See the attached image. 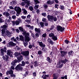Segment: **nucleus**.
<instances>
[{
	"label": "nucleus",
	"instance_id": "1",
	"mask_svg": "<svg viewBox=\"0 0 79 79\" xmlns=\"http://www.w3.org/2000/svg\"><path fill=\"white\" fill-rule=\"evenodd\" d=\"M23 34V35H25V41L23 42V44L25 47H26V45L28 44L27 42H28L31 40V38L29 37V34L28 33H27L26 31L25 32L24 31Z\"/></svg>",
	"mask_w": 79,
	"mask_h": 79
},
{
	"label": "nucleus",
	"instance_id": "2",
	"mask_svg": "<svg viewBox=\"0 0 79 79\" xmlns=\"http://www.w3.org/2000/svg\"><path fill=\"white\" fill-rule=\"evenodd\" d=\"M25 65V62L22 61V64H19L17 65L16 67L15 68V69L16 70L19 71V70H22L23 68L21 66H24Z\"/></svg>",
	"mask_w": 79,
	"mask_h": 79
},
{
	"label": "nucleus",
	"instance_id": "3",
	"mask_svg": "<svg viewBox=\"0 0 79 79\" xmlns=\"http://www.w3.org/2000/svg\"><path fill=\"white\" fill-rule=\"evenodd\" d=\"M2 36L4 37H5L6 35L8 37H11V33L7 30H6V31L2 30Z\"/></svg>",
	"mask_w": 79,
	"mask_h": 79
},
{
	"label": "nucleus",
	"instance_id": "4",
	"mask_svg": "<svg viewBox=\"0 0 79 79\" xmlns=\"http://www.w3.org/2000/svg\"><path fill=\"white\" fill-rule=\"evenodd\" d=\"M14 55L16 56H18L17 57V58L18 60H19V62H20V61H21L23 59V56L21 55V53L19 52H15V53Z\"/></svg>",
	"mask_w": 79,
	"mask_h": 79
},
{
	"label": "nucleus",
	"instance_id": "5",
	"mask_svg": "<svg viewBox=\"0 0 79 79\" xmlns=\"http://www.w3.org/2000/svg\"><path fill=\"white\" fill-rule=\"evenodd\" d=\"M49 37H51L52 39H53L54 41H56V40H57L58 39L57 37L55 35H54V34H53V33H50L49 34Z\"/></svg>",
	"mask_w": 79,
	"mask_h": 79
},
{
	"label": "nucleus",
	"instance_id": "6",
	"mask_svg": "<svg viewBox=\"0 0 79 79\" xmlns=\"http://www.w3.org/2000/svg\"><path fill=\"white\" fill-rule=\"evenodd\" d=\"M6 48L4 47L3 48L1 49V54L2 56H3L5 55L4 53H6Z\"/></svg>",
	"mask_w": 79,
	"mask_h": 79
},
{
	"label": "nucleus",
	"instance_id": "7",
	"mask_svg": "<svg viewBox=\"0 0 79 79\" xmlns=\"http://www.w3.org/2000/svg\"><path fill=\"white\" fill-rule=\"evenodd\" d=\"M13 70H10L9 71H8V72L7 71V73H6V74L7 75H8V74H10L11 77H13V79L15 78V76L13 74Z\"/></svg>",
	"mask_w": 79,
	"mask_h": 79
},
{
	"label": "nucleus",
	"instance_id": "8",
	"mask_svg": "<svg viewBox=\"0 0 79 79\" xmlns=\"http://www.w3.org/2000/svg\"><path fill=\"white\" fill-rule=\"evenodd\" d=\"M21 54L23 55V56H28L29 54V52L28 51L25 52L23 51L21 52Z\"/></svg>",
	"mask_w": 79,
	"mask_h": 79
},
{
	"label": "nucleus",
	"instance_id": "9",
	"mask_svg": "<svg viewBox=\"0 0 79 79\" xmlns=\"http://www.w3.org/2000/svg\"><path fill=\"white\" fill-rule=\"evenodd\" d=\"M16 45V44L14 43L13 42H10L8 44V46L9 47H13V46H15Z\"/></svg>",
	"mask_w": 79,
	"mask_h": 79
},
{
	"label": "nucleus",
	"instance_id": "10",
	"mask_svg": "<svg viewBox=\"0 0 79 79\" xmlns=\"http://www.w3.org/2000/svg\"><path fill=\"white\" fill-rule=\"evenodd\" d=\"M15 10L17 12H21V9L19 6H15Z\"/></svg>",
	"mask_w": 79,
	"mask_h": 79
},
{
	"label": "nucleus",
	"instance_id": "11",
	"mask_svg": "<svg viewBox=\"0 0 79 79\" xmlns=\"http://www.w3.org/2000/svg\"><path fill=\"white\" fill-rule=\"evenodd\" d=\"M57 30L58 31H60V32H63V31H64V27H63L62 28V27H61L60 26H58L57 27Z\"/></svg>",
	"mask_w": 79,
	"mask_h": 79
},
{
	"label": "nucleus",
	"instance_id": "12",
	"mask_svg": "<svg viewBox=\"0 0 79 79\" xmlns=\"http://www.w3.org/2000/svg\"><path fill=\"white\" fill-rule=\"evenodd\" d=\"M7 27H8V26L6 25H4L2 26H1V29H2L1 30L2 32V30H3V31H6V30H7V29H6V28Z\"/></svg>",
	"mask_w": 79,
	"mask_h": 79
},
{
	"label": "nucleus",
	"instance_id": "13",
	"mask_svg": "<svg viewBox=\"0 0 79 79\" xmlns=\"http://www.w3.org/2000/svg\"><path fill=\"white\" fill-rule=\"evenodd\" d=\"M7 55H9L10 56L13 57V52L10 50H8L7 51Z\"/></svg>",
	"mask_w": 79,
	"mask_h": 79
},
{
	"label": "nucleus",
	"instance_id": "14",
	"mask_svg": "<svg viewBox=\"0 0 79 79\" xmlns=\"http://www.w3.org/2000/svg\"><path fill=\"white\" fill-rule=\"evenodd\" d=\"M47 18L49 21H52L53 20V16L52 15H48L47 16Z\"/></svg>",
	"mask_w": 79,
	"mask_h": 79
},
{
	"label": "nucleus",
	"instance_id": "15",
	"mask_svg": "<svg viewBox=\"0 0 79 79\" xmlns=\"http://www.w3.org/2000/svg\"><path fill=\"white\" fill-rule=\"evenodd\" d=\"M19 23H22V21H21L20 19H18V20H16L15 21L16 25H19Z\"/></svg>",
	"mask_w": 79,
	"mask_h": 79
},
{
	"label": "nucleus",
	"instance_id": "16",
	"mask_svg": "<svg viewBox=\"0 0 79 79\" xmlns=\"http://www.w3.org/2000/svg\"><path fill=\"white\" fill-rule=\"evenodd\" d=\"M2 58L5 61H7L9 58V57L7 55H5V56H2Z\"/></svg>",
	"mask_w": 79,
	"mask_h": 79
},
{
	"label": "nucleus",
	"instance_id": "17",
	"mask_svg": "<svg viewBox=\"0 0 79 79\" xmlns=\"http://www.w3.org/2000/svg\"><path fill=\"white\" fill-rule=\"evenodd\" d=\"M38 43L39 44L40 46L41 47H45V45L42 42H38Z\"/></svg>",
	"mask_w": 79,
	"mask_h": 79
},
{
	"label": "nucleus",
	"instance_id": "18",
	"mask_svg": "<svg viewBox=\"0 0 79 79\" xmlns=\"http://www.w3.org/2000/svg\"><path fill=\"white\" fill-rule=\"evenodd\" d=\"M3 15H5L6 16L7 18L8 17V16H10V13H8L7 12H5L3 13Z\"/></svg>",
	"mask_w": 79,
	"mask_h": 79
},
{
	"label": "nucleus",
	"instance_id": "19",
	"mask_svg": "<svg viewBox=\"0 0 79 79\" xmlns=\"http://www.w3.org/2000/svg\"><path fill=\"white\" fill-rule=\"evenodd\" d=\"M48 41L49 44H50L51 45H53L54 44V43L52 40L51 39H50V38H48Z\"/></svg>",
	"mask_w": 79,
	"mask_h": 79
},
{
	"label": "nucleus",
	"instance_id": "20",
	"mask_svg": "<svg viewBox=\"0 0 79 79\" xmlns=\"http://www.w3.org/2000/svg\"><path fill=\"white\" fill-rule=\"evenodd\" d=\"M47 3L48 5H52V4H53L54 1L53 0L52 1L49 0L47 2Z\"/></svg>",
	"mask_w": 79,
	"mask_h": 79
},
{
	"label": "nucleus",
	"instance_id": "21",
	"mask_svg": "<svg viewBox=\"0 0 79 79\" xmlns=\"http://www.w3.org/2000/svg\"><path fill=\"white\" fill-rule=\"evenodd\" d=\"M22 11H23V14L24 15H27V10L25 9L24 8H22Z\"/></svg>",
	"mask_w": 79,
	"mask_h": 79
},
{
	"label": "nucleus",
	"instance_id": "22",
	"mask_svg": "<svg viewBox=\"0 0 79 79\" xmlns=\"http://www.w3.org/2000/svg\"><path fill=\"white\" fill-rule=\"evenodd\" d=\"M61 56H64V55H66L67 54V52H64V51H62L61 52Z\"/></svg>",
	"mask_w": 79,
	"mask_h": 79
},
{
	"label": "nucleus",
	"instance_id": "23",
	"mask_svg": "<svg viewBox=\"0 0 79 79\" xmlns=\"http://www.w3.org/2000/svg\"><path fill=\"white\" fill-rule=\"evenodd\" d=\"M35 32H38V33H40V28L38 29L37 28H35Z\"/></svg>",
	"mask_w": 79,
	"mask_h": 79
},
{
	"label": "nucleus",
	"instance_id": "24",
	"mask_svg": "<svg viewBox=\"0 0 79 79\" xmlns=\"http://www.w3.org/2000/svg\"><path fill=\"white\" fill-rule=\"evenodd\" d=\"M55 28V26L54 25H52L51 26L50 29L49 28L48 29V30H47V31H50V30H52V29H54Z\"/></svg>",
	"mask_w": 79,
	"mask_h": 79
},
{
	"label": "nucleus",
	"instance_id": "25",
	"mask_svg": "<svg viewBox=\"0 0 79 79\" xmlns=\"http://www.w3.org/2000/svg\"><path fill=\"white\" fill-rule=\"evenodd\" d=\"M47 61H48V62H49L50 63H51V62H52V60H51V59H50V58L49 57H47Z\"/></svg>",
	"mask_w": 79,
	"mask_h": 79
},
{
	"label": "nucleus",
	"instance_id": "26",
	"mask_svg": "<svg viewBox=\"0 0 79 79\" xmlns=\"http://www.w3.org/2000/svg\"><path fill=\"white\" fill-rule=\"evenodd\" d=\"M19 29L21 32H23L24 31V28L22 27H19Z\"/></svg>",
	"mask_w": 79,
	"mask_h": 79
},
{
	"label": "nucleus",
	"instance_id": "27",
	"mask_svg": "<svg viewBox=\"0 0 79 79\" xmlns=\"http://www.w3.org/2000/svg\"><path fill=\"white\" fill-rule=\"evenodd\" d=\"M25 2L27 3V5H29L30 3H31V1L26 0V1Z\"/></svg>",
	"mask_w": 79,
	"mask_h": 79
},
{
	"label": "nucleus",
	"instance_id": "28",
	"mask_svg": "<svg viewBox=\"0 0 79 79\" xmlns=\"http://www.w3.org/2000/svg\"><path fill=\"white\" fill-rule=\"evenodd\" d=\"M66 62H67V60H66V59H65L64 60H61V62L62 63H64V64H65Z\"/></svg>",
	"mask_w": 79,
	"mask_h": 79
},
{
	"label": "nucleus",
	"instance_id": "29",
	"mask_svg": "<svg viewBox=\"0 0 79 79\" xmlns=\"http://www.w3.org/2000/svg\"><path fill=\"white\" fill-rule=\"evenodd\" d=\"M40 24L41 26V27H44V22H40Z\"/></svg>",
	"mask_w": 79,
	"mask_h": 79
},
{
	"label": "nucleus",
	"instance_id": "30",
	"mask_svg": "<svg viewBox=\"0 0 79 79\" xmlns=\"http://www.w3.org/2000/svg\"><path fill=\"white\" fill-rule=\"evenodd\" d=\"M25 26L27 27H30V28H33V26H31V25L28 24H26Z\"/></svg>",
	"mask_w": 79,
	"mask_h": 79
},
{
	"label": "nucleus",
	"instance_id": "31",
	"mask_svg": "<svg viewBox=\"0 0 79 79\" xmlns=\"http://www.w3.org/2000/svg\"><path fill=\"white\" fill-rule=\"evenodd\" d=\"M20 37V40H23L24 39V37H23V36L22 35H19Z\"/></svg>",
	"mask_w": 79,
	"mask_h": 79
},
{
	"label": "nucleus",
	"instance_id": "32",
	"mask_svg": "<svg viewBox=\"0 0 79 79\" xmlns=\"http://www.w3.org/2000/svg\"><path fill=\"white\" fill-rule=\"evenodd\" d=\"M11 40L12 41H14V42L16 41V38H15V37H13L11 38Z\"/></svg>",
	"mask_w": 79,
	"mask_h": 79
},
{
	"label": "nucleus",
	"instance_id": "33",
	"mask_svg": "<svg viewBox=\"0 0 79 79\" xmlns=\"http://www.w3.org/2000/svg\"><path fill=\"white\" fill-rule=\"evenodd\" d=\"M25 22L27 23L28 24H29L31 23V20L29 19H26L25 20Z\"/></svg>",
	"mask_w": 79,
	"mask_h": 79
},
{
	"label": "nucleus",
	"instance_id": "34",
	"mask_svg": "<svg viewBox=\"0 0 79 79\" xmlns=\"http://www.w3.org/2000/svg\"><path fill=\"white\" fill-rule=\"evenodd\" d=\"M39 6L36 5L35 6H34V8L35 10H37L38 9V8H39Z\"/></svg>",
	"mask_w": 79,
	"mask_h": 79
},
{
	"label": "nucleus",
	"instance_id": "35",
	"mask_svg": "<svg viewBox=\"0 0 79 79\" xmlns=\"http://www.w3.org/2000/svg\"><path fill=\"white\" fill-rule=\"evenodd\" d=\"M53 77H54V78L53 79H57V78H58V77H56V75L55 74H53Z\"/></svg>",
	"mask_w": 79,
	"mask_h": 79
},
{
	"label": "nucleus",
	"instance_id": "36",
	"mask_svg": "<svg viewBox=\"0 0 79 79\" xmlns=\"http://www.w3.org/2000/svg\"><path fill=\"white\" fill-rule=\"evenodd\" d=\"M34 66H35V67H36V66H38V64H37V61H35L34 62Z\"/></svg>",
	"mask_w": 79,
	"mask_h": 79
},
{
	"label": "nucleus",
	"instance_id": "37",
	"mask_svg": "<svg viewBox=\"0 0 79 79\" xmlns=\"http://www.w3.org/2000/svg\"><path fill=\"white\" fill-rule=\"evenodd\" d=\"M29 9L30 11H32L34 10V8H33V7L32 6H30L29 7Z\"/></svg>",
	"mask_w": 79,
	"mask_h": 79
},
{
	"label": "nucleus",
	"instance_id": "38",
	"mask_svg": "<svg viewBox=\"0 0 79 79\" xmlns=\"http://www.w3.org/2000/svg\"><path fill=\"white\" fill-rule=\"evenodd\" d=\"M46 36H47V34L46 33H44L42 35V37L45 38Z\"/></svg>",
	"mask_w": 79,
	"mask_h": 79
},
{
	"label": "nucleus",
	"instance_id": "39",
	"mask_svg": "<svg viewBox=\"0 0 79 79\" xmlns=\"http://www.w3.org/2000/svg\"><path fill=\"white\" fill-rule=\"evenodd\" d=\"M10 14L11 15H14V14H15V12L13 10H11L10 12Z\"/></svg>",
	"mask_w": 79,
	"mask_h": 79
},
{
	"label": "nucleus",
	"instance_id": "40",
	"mask_svg": "<svg viewBox=\"0 0 79 79\" xmlns=\"http://www.w3.org/2000/svg\"><path fill=\"white\" fill-rule=\"evenodd\" d=\"M64 78L65 79H67V75H65L64 77H61V78L62 79H64Z\"/></svg>",
	"mask_w": 79,
	"mask_h": 79
},
{
	"label": "nucleus",
	"instance_id": "41",
	"mask_svg": "<svg viewBox=\"0 0 79 79\" xmlns=\"http://www.w3.org/2000/svg\"><path fill=\"white\" fill-rule=\"evenodd\" d=\"M49 77V76L48 75H45L44 76V77H43V79H46L47 77Z\"/></svg>",
	"mask_w": 79,
	"mask_h": 79
},
{
	"label": "nucleus",
	"instance_id": "42",
	"mask_svg": "<svg viewBox=\"0 0 79 79\" xmlns=\"http://www.w3.org/2000/svg\"><path fill=\"white\" fill-rule=\"evenodd\" d=\"M53 20H54V21H57V18L56 17H53Z\"/></svg>",
	"mask_w": 79,
	"mask_h": 79
},
{
	"label": "nucleus",
	"instance_id": "43",
	"mask_svg": "<svg viewBox=\"0 0 79 79\" xmlns=\"http://www.w3.org/2000/svg\"><path fill=\"white\" fill-rule=\"evenodd\" d=\"M33 76L34 77H35V76H36V72H34L33 73Z\"/></svg>",
	"mask_w": 79,
	"mask_h": 79
},
{
	"label": "nucleus",
	"instance_id": "44",
	"mask_svg": "<svg viewBox=\"0 0 79 79\" xmlns=\"http://www.w3.org/2000/svg\"><path fill=\"white\" fill-rule=\"evenodd\" d=\"M73 53V51H70L68 53L69 55H71Z\"/></svg>",
	"mask_w": 79,
	"mask_h": 79
},
{
	"label": "nucleus",
	"instance_id": "45",
	"mask_svg": "<svg viewBox=\"0 0 79 79\" xmlns=\"http://www.w3.org/2000/svg\"><path fill=\"white\" fill-rule=\"evenodd\" d=\"M12 19H16V15H12Z\"/></svg>",
	"mask_w": 79,
	"mask_h": 79
},
{
	"label": "nucleus",
	"instance_id": "46",
	"mask_svg": "<svg viewBox=\"0 0 79 79\" xmlns=\"http://www.w3.org/2000/svg\"><path fill=\"white\" fill-rule=\"evenodd\" d=\"M27 17L28 19H30V18H31V16L30 15H28L27 16Z\"/></svg>",
	"mask_w": 79,
	"mask_h": 79
},
{
	"label": "nucleus",
	"instance_id": "47",
	"mask_svg": "<svg viewBox=\"0 0 79 79\" xmlns=\"http://www.w3.org/2000/svg\"><path fill=\"white\" fill-rule=\"evenodd\" d=\"M42 21L43 22H45L46 21H47V19L45 18H43L42 19Z\"/></svg>",
	"mask_w": 79,
	"mask_h": 79
},
{
	"label": "nucleus",
	"instance_id": "48",
	"mask_svg": "<svg viewBox=\"0 0 79 79\" xmlns=\"http://www.w3.org/2000/svg\"><path fill=\"white\" fill-rule=\"evenodd\" d=\"M42 15L44 17L46 16V13H43L42 14Z\"/></svg>",
	"mask_w": 79,
	"mask_h": 79
},
{
	"label": "nucleus",
	"instance_id": "49",
	"mask_svg": "<svg viewBox=\"0 0 79 79\" xmlns=\"http://www.w3.org/2000/svg\"><path fill=\"white\" fill-rule=\"evenodd\" d=\"M11 64L12 65H13V66H15V65H16V64H15V63L13 61L11 63Z\"/></svg>",
	"mask_w": 79,
	"mask_h": 79
},
{
	"label": "nucleus",
	"instance_id": "50",
	"mask_svg": "<svg viewBox=\"0 0 79 79\" xmlns=\"http://www.w3.org/2000/svg\"><path fill=\"white\" fill-rule=\"evenodd\" d=\"M60 7V9L61 10H64V7L63 6H61Z\"/></svg>",
	"mask_w": 79,
	"mask_h": 79
},
{
	"label": "nucleus",
	"instance_id": "51",
	"mask_svg": "<svg viewBox=\"0 0 79 79\" xmlns=\"http://www.w3.org/2000/svg\"><path fill=\"white\" fill-rule=\"evenodd\" d=\"M38 55H41V54H42V51H39L38 52Z\"/></svg>",
	"mask_w": 79,
	"mask_h": 79
},
{
	"label": "nucleus",
	"instance_id": "52",
	"mask_svg": "<svg viewBox=\"0 0 79 79\" xmlns=\"http://www.w3.org/2000/svg\"><path fill=\"white\" fill-rule=\"evenodd\" d=\"M21 18L22 19H26V16H21Z\"/></svg>",
	"mask_w": 79,
	"mask_h": 79
},
{
	"label": "nucleus",
	"instance_id": "53",
	"mask_svg": "<svg viewBox=\"0 0 79 79\" xmlns=\"http://www.w3.org/2000/svg\"><path fill=\"white\" fill-rule=\"evenodd\" d=\"M64 42L66 44H68V43H69V41L67 40H66L64 41Z\"/></svg>",
	"mask_w": 79,
	"mask_h": 79
},
{
	"label": "nucleus",
	"instance_id": "54",
	"mask_svg": "<svg viewBox=\"0 0 79 79\" xmlns=\"http://www.w3.org/2000/svg\"><path fill=\"white\" fill-rule=\"evenodd\" d=\"M58 4H55V8H57L58 9Z\"/></svg>",
	"mask_w": 79,
	"mask_h": 79
},
{
	"label": "nucleus",
	"instance_id": "55",
	"mask_svg": "<svg viewBox=\"0 0 79 79\" xmlns=\"http://www.w3.org/2000/svg\"><path fill=\"white\" fill-rule=\"evenodd\" d=\"M9 8L11 10H14V8L12 6H9Z\"/></svg>",
	"mask_w": 79,
	"mask_h": 79
},
{
	"label": "nucleus",
	"instance_id": "56",
	"mask_svg": "<svg viewBox=\"0 0 79 79\" xmlns=\"http://www.w3.org/2000/svg\"><path fill=\"white\" fill-rule=\"evenodd\" d=\"M17 13V14H16V15L17 16H18L19 15V14L21 13V12H18Z\"/></svg>",
	"mask_w": 79,
	"mask_h": 79
},
{
	"label": "nucleus",
	"instance_id": "57",
	"mask_svg": "<svg viewBox=\"0 0 79 79\" xmlns=\"http://www.w3.org/2000/svg\"><path fill=\"white\" fill-rule=\"evenodd\" d=\"M14 62L15 63H16L17 62H18V60L17 59H15L14 60Z\"/></svg>",
	"mask_w": 79,
	"mask_h": 79
},
{
	"label": "nucleus",
	"instance_id": "58",
	"mask_svg": "<svg viewBox=\"0 0 79 79\" xmlns=\"http://www.w3.org/2000/svg\"><path fill=\"white\" fill-rule=\"evenodd\" d=\"M35 36L36 37H39V34L38 33H36L35 34Z\"/></svg>",
	"mask_w": 79,
	"mask_h": 79
},
{
	"label": "nucleus",
	"instance_id": "59",
	"mask_svg": "<svg viewBox=\"0 0 79 79\" xmlns=\"http://www.w3.org/2000/svg\"><path fill=\"white\" fill-rule=\"evenodd\" d=\"M15 66H12L11 67V69H15V67H14Z\"/></svg>",
	"mask_w": 79,
	"mask_h": 79
},
{
	"label": "nucleus",
	"instance_id": "60",
	"mask_svg": "<svg viewBox=\"0 0 79 79\" xmlns=\"http://www.w3.org/2000/svg\"><path fill=\"white\" fill-rule=\"evenodd\" d=\"M21 5H22V6H24V5H25V3H24V2H23L21 3Z\"/></svg>",
	"mask_w": 79,
	"mask_h": 79
},
{
	"label": "nucleus",
	"instance_id": "61",
	"mask_svg": "<svg viewBox=\"0 0 79 79\" xmlns=\"http://www.w3.org/2000/svg\"><path fill=\"white\" fill-rule=\"evenodd\" d=\"M36 13H40V10L39 9L36 10Z\"/></svg>",
	"mask_w": 79,
	"mask_h": 79
},
{
	"label": "nucleus",
	"instance_id": "62",
	"mask_svg": "<svg viewBox=\"0 0 79 79\" xmlns=\"http://www.w3.org/2000/svg\"><path fill=\"white\" fill-rule=\"evenodd\" d=\"M43 6H44V8H47V7H48V6H47V5L46 4H45V5H44Z\"/></svg>",
	"mask_w": 79,
	"mask_h": 79
},
{
	"label": "nucleus",
	"instance_id": "63",
	"mask_svg": "<svg viewBox=\"0 0 79 79\" xmlns=\"http://www.w3.org/2000/svg\"><path fill=\"white\" fill-rule=\"evenodd\" d=\"M6 21H7V22L8 23H9L10 21H11V20L7 19Z\"/></svg>",
	"mask_w": 79,
	"mask_h": 79
},
{
	"label": "nucleus",
	"instance_id": "64",
	"mask_svg": "<svg viewBox=\"0 0 79 79\" xmlns=\"http://www.w3.org/2000/svg\"><path fill=\"white\" fill-rule=\"evenodd\" d=\"M11 22L13 25H15V22L14 21H11Z\"/></svg>",
	"mask_w": 79,
	"mask_h": 79
}]
</instances>
